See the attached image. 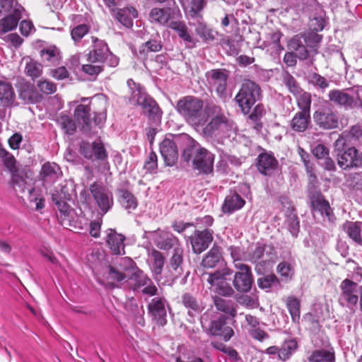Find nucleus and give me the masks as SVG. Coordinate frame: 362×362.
Listing matches in <instances>:
<instances>
[{
  "instance_id": "nucleus-1",
  "label": "nucleus",
  "mask_w": 362,
  "mask_h": 362,
  "mask_svg": "<svg viewBox=\"0 0 362 362\" xmlns=\"http://www.w3.org/2000/svg\"><path fill=\"white\" fill-rule=\"evenodd\" d=\"M176 110L187 124L198 129L207 122L209 114L218 113L219 106L213 103L204 106L201 98L187 95L177 101Z\"/></svg>"
},
{
  "instance_id": "nucleus-2",
  "label": "nucleus",
  "mask_w": 362,
  "mask_h": 362,
  "mask_svg": "<svg viewBox=\"0 0 362 362\" xmlns=\"http://www.w3.org/2000/svg\"><path fill=\"white\" fill-rule=\"evenodd\" d=\"M182 157L185 162L192 161L193 169L200 174L210 175L214 172V155L192 138H188Z\"/></svg>"
},
{
  "instance_id": "nucleus-3",
  "label": "nucleus",
  "mask_w": 362,
  "mask_h": 362,
  "mask_svg": "<svg viewBox=\"0 0 362 362\" xmlns=\"http://www.w3.org/2000/svg\"><path fill=\"white\" fill-rule=\"evenodd\" d=\"M345 141L340 136L334 142V153L338 165L343 170L362 168V151L355 147L344 148Z\"/></svg>"
},
{
  "instance_id": "nucleus-4",
  "label": "nucleus",
  "mask_w": 362,
  "mask_h": 362,
  "mask_svg": "<svg viewBox=\"0 0 362 362\" xmlns=\"http://www.w3.org/2000/svg\"><path fill=\"white\" fill-rule=\"evenodd\" d=\"M233 122L222 112V110L219 106V112L216 114H209L207 115V122L203 126H200L201 134L205 138H214L222 136L232 129Z\"/></svg>"
},
{
  "instance_id": "nucleus-5",
  "label": "nucleus",
  "mask_w": 362,
  "mask_h": 362,
  "mask_svg": "<svg viewBox=\"0 0 362 362\" xmlns=\"http://www.w3.org/2000/svg\"><path fill=\"white\" fill-rule=\"evenodd\" d=\"M262 97L259 86L251 80H245L235 97V100L244 114L249 113L255 103Z\"/></svg>"
},
{
  "instance_id": "nucleus-6",
  "label": "nucleus",
  "mask_w": 362,
  "mask_h": 362,
  "mask_svg": "<svg viewBox=\"0 0 362 362\" xmlns=\"http://www.w3.org/2000/svg\"><path fill=\"white\" fill-rule=\"evenodd\" d=\"M233 273L231 269L224 267L214 273L209 274L206 281L218 296L231 297L235 293V291L230 284Z\"/></svg>"
},
{
  "instance_id": "nucleus-7",
  "label": "nucleus",
  "mask_w": 362,
  "mask_h": 362,
  "mask_svg": "<svg viewBox=\"0 0 362 362\" xmlns=\"http://www.w3.org/2000/svg\"><path fill=\"white\" fill-rule=\"evenodd\" d=\"M127 284L129 288L137 292L141 291L144 295L155 296L158 294V288L141 270L134 272L128 279Z\"/></svg>"
},
{
  "instance_id": "nucleus-8",
  "label": "nucleus",
  "mask_w": 362,
  "mask_h": 362,
  "mask_svg": "<svg viewBox=\"0 0 362 362\" xmlns=\"http://www.w3.org/2000/svg\"><path fill=\"white\" fill-rule=\"evenodd\" d=\"M238 271L233 276V285L240 293H248L253 285V276L250 266L241 262L235 263Z\"/></svg>"
},
{
  "instance_id": "nucleus-9",
  "label": "nucleus",
  "mask_w": 362,
  "mask_h": 362,
  "mask_svg": "<svg viewBox=\"0 0 362 362\" xmlns=\"http://www.w3.org/2000/svg\"><path fill=\"white\" fill-rule=\"evenodd\" d=\"M313 120L315 124L323 130L334 129L339 127L337 112L330 106H322L315 111Z\"/></svg>"
},
{
  "instance_id": "nucleus-10",
  "label": "nucleus",
  "mask_w": 362,
  "mask_h": 362,
  "mask_svg": "<svg viewBox=\"0 0 362 362\" xmlns=\"http://www.w3.org/2000/svg\"><path fill=\"white\" fill-rule=\"evenodd\" d=\"M340 288L341 289L339 298L340 305L349 308L356 305L358 301V294L361 295L362 286L346 279L341 282Z\"/></svg>"
},
{
  "instance_id": "nucleus-11",
  "label": "nucleus",
  "mask_w": 362,
  "mask_h": 362,
  "mask_svg": "<svg viewBox=\"0 0 362 362\" xmlns=\"http://www.w3.org/2000/svg\"><path fill=\"white\" fill-rule=\"evenodd\" d=\"M80 153L88 160L105 162L107 160L108 154L100 141L89 143L83 141L80 144Z\"/></svg>"
},
{
  "instance_id": "nucleus-12",
  "label": "nucleus",
  "mask_w": 362,
  "mask_h": 362,
  "mask_svg": "<svg viewBox=\"0 0 362 362\" xmlns=\"http://www.w3.org/2000/svg\"><path fill=\"white\" fill-rule=\"evenodd\" d=\"M33 173L28 168L22 170L11 175V184L17 193H25L26 191L31 197L34 191Z\"/></svg>"
},
{
  "instance_id": "nucleus-13",
  "label": "nucleus",
  "mask_w": 362,
  "mask_h": 362,
  "mask_svg": "<svg viewBox=\"0 0 362 362\" xmlns=\"http://www.w3.org/2000/svg\"><path fill=\"white\" fill-rule=\"evenodd\" d=\"M90 191L98 206L103 212L102 215L106 214L113 205L112 194L95 182L90 186Z\"/></svg>"
},
{
  "instance_id": "nucleus-14",
  "label": "nucleus",
  "mask_w": 362,
  "mask_h": 362,
  "mask_svg": "<svg viewBox=\"0 0 362 362\" xmlns=\"http://www.w3.org/2000/svg\"><path fill=\"white\" fill-rule=\"evenodd\" d=\"M181 13L177 7L154 8L149 13V20L151 23L168 27L170 21L179 19Z\"/></svg>"
},
{
  "instance_id": "nucleus-15",
  "label": "nucleus",
  "mask_w": 362,
  "mask_h": 362,
  "mask_svg": "<svg viewBox=\"0 0 362 362\" xmlns=\"http://www.w3.org/2000/svg\"><path fill=\"white\" fill-rule=\"evenodd\" d=\"M213 233L211 229L194 230L189 238L194 254H201L209 247L214 240Z\"/></svg>"
},
{
  "instance_id": "nucleus-16",
  "label": "nucleus",
  "mask_w": 362,
  "mask_h": 362,
  "mask_svg": "<svg viewBox=\"0 0 362 362\" xmlns=\"http://www.w3.org/2000/svg\"><path fill=\"white\" fill-rule=\"evenodd\" d=\"M148 311L157 325L163 327L167 324L165 300L163 298L154 297L148 305Z\"/></svg>"
},
{
  "instance_id": "nucleus-17",
  "label": "nucleus",
  "mask_w": 362,
  "mask_h": 362,
  "mask_svg": "<svg viewBox=\"0 0 362 362\" xmlns=\"http://www.w3.org/2000/svg\"><path fill=\"white\" fill-rule=\"evenodd\" d=\"M184 249L176 247L172 252V255L168 262L167 268L170 272V278L174 281L183 274Z\"/></svg>"
},
{
  "instance_id": "nucleus-18",
  "label": "nucleus",
  "mask_w": 362,
  "mask_h": 362,
  "mask_svg": "<svg viewBox=\"0 0 362 362\" xmlns=\"http://www.w3.org/2000/svg\"><path fill=\"white\" fill-rule=\"evenodd\" d=\"M206 77L211 86L214 87L219 95L226 93L228 71L226 69H212L206 72Z\"/></svg>"
},
{
  "instance_id": "nucleus-19",
  "label": "nucleus",
  "mask_w": 362,
  "mask_h": 362,
  "mask_svg": "<svg viewBox=\"0 0 362 362\" xmlns=\"http://www.w3.org/2000/svg\"><path fill=\"white\" fill-rule=\"evenodd\" d=\"M329 100L334 104L345 109H353L358 106V101L345 90L334 89L328 93Z\"/></svg>"
},
{
  "instance_id": "nucleus-20",
  "label": "nucleus",
  "mask_w": 362,
  "mask_h": 362,
  "mask_svg": "<svg viewBox=\"0 0 362 362\" xmlns=\"http://www.w3.org/2000/svg\"><path fill=\"white\" fill-rule=\"evenodd\" d=\"M90 110V106L80 104L77 105L74 111V118L77 125L86 134L90 133L92 130Z\"/></svg>"
},
{
  "instance_id": "nucleus-21",
  "label": "nucleus",
  "mask_w": 362,
  "mask_h": 362,
  "mask_svg": "<svg viewBox=\"0 0 362 362\" xmlns=\"http://www.w3.org/2000/svg\"><path fill=\"white\" fill-rule=\"evenodd\" d=\"M160 153L166 165H174L178 159V150L175 142L170 139H165L160 144Z\"/></svg>"
},
{
  "instance_id": "nucleus-22",
  "label": "nucleus",
  "mask_w": 362,
  "mask_h": 362,
  "mask_svg": "<svg viewBox=\"0 0 362 362\" xmlns=\"http://www.w3.org/2000/svg\"><path fill=\"white\" fill-rule=\"evenodd\" d=\"M256 166L261 174L271 176L277 168L278 161L272 154L264 152L257 156Z\"/></svg>"
},
{
  "instance_id": "nucleus-23",
  "label": "nucleus",
  "mask_w": 362,
  "mask_h": 362,
  "mask_svg": "<svg viewBox=\"0 0 362 362\" xmlns=\"http://www.w3.org/2000/svg\"><path fill=\"white\" fill-rule=\"evenodd\" d=\"M93 48L87 55L88 61L90 63H104L109 51L107 43L96 37H93Z\"/></svg>"
},
{
  "instance_id": "nucleus-24",
  "label": "nucleus",
  "mask_w": 362,
  "mask_h": 362,
  "mask_svg": "<svg viewBox=\"0 0 362 362\" xmlns=\"http://www.w3.org/2000/svg\"><path fill=\"white\" fill-rule=\"evenodd\" d=\"M16 98V93L12 84L6 79H0V108L13 106Z\"/></svg>"
},
{
  "instance_id": "nucleus-25",
  "label": "nucleus",
  "mask_w": 362,
  "mask_h": 362,
  "mask_svg": "<svg viewBox=\"0 0 362 362\" xmlns=\"http://www.w3.org/2000/svg\"><path fill=\"white\" fill-rule=\"evenodd\" d=\"M313 155L319 160H322L320 165L327 170H336V165L334 160L329 157V150L324 144H319L311 149Z\"/></svg>"
},
{
  "instance_id": "nucleus-26",
  "label": "nucleus",
  "mask_w": 362,
  "mask_h": 362,
  "mask_svg": "<svg viewBox=\"0 0 362 362\" xmlns=\"http://www.w3.org/2000/svg\"><path fill=\"white\" fill-rule=\"evenodd\" d=\"M309 197L313 211H318L321 215H325L330 219L332 211L329 202L324 199L323 196L319 192H310Z\"/></svg>"
},
{
  "instance_id": "nucleus-27",
  "label": "nucleus",
  "mask_w": 362,
  "mask_h": 362,
  "mask_svg": "<svg viewBox=\"0 0 362 362\" xmlns=\"http://www.w3.org/2000/svg\"><path fill=\"white\" fill-rule=\"evenodd\" d=\"M226 317L221 316L211 322L209 332L211 335L223 337L225 341H228L233 335V330L226 326Z\"/></svg>"
},
{
  "instance_id": "nucleus-28",
  "label": "nucleus",
  "mask_w": 362,
  "mask_h": 362,
  "mask_svg": "<svg viewBox=\"0 0 362 362\" xmlns=\"http://www.w3.org/2000/svg\"><path fill=\"white\" fill-rule=\"evenodd\" d=\"M288 49L296 54L300 60L307 59L310 56L309 50L302 34L294 35L288 42Z\"/></svg>"
},
{
  "instance_id": "nucleus-29",
  "label": "nucleus",
  "mask_w": 362,
  "mask_h": 362,
  "mask_svg": "<svg viewBox=\"0 0 362 362\" xmlns=\"http://www.w3.org/2000/svg\"><path fill=\"white\" fill-rule=\"evenodd\" d=\"M24 11L22 6H18L13 13H8V16L1 19L0 31L2 33H6L16 29Z\"/></svg>"
},
{
  "instance_id": "nucleus-30",
  "label": "nucleus",
  "mask_w": 362,
  "mask_h": 362,
  "mask_svg": "<svg viewBox=\"0 0 362 362\" xmlns=\"http://www.w3.org/2000/svg\"><path fill=\"white\" fill-rule=\"evenodd\" d=\"M158 237L155 240L156 246L163 250H169L170 249L182 247L179 239L173 233L166 231H158Z\"/></svg>"
},
{
  "instance_id": "nucleus-31",
  "label": "nucleus",
  "mask_w": 362,
  "mask_h": 362,
  "mask_svg": "<svg viewBox=\"0 0 362 362\" xmlns=\"http://www.w3.org/2000/svg\"><path fill=\"white\" fill-rule=\"evenodd\" d=\"M115 18L127 28L133 26V19L138 16L136 9L132 6L113 10Z\"/></svg>"
},
{
  "instance_id": "nucleus-32",
  "label": "nucleus",
  "mask_w": 362,
  "mask_h": 362,
  "mask_svg": "<svg viewBox=\"0 0 362 362\" xmlns=\"http://www.w3.org/2000/svg\"><path fill=\"white\" fill-rule=\"evenodd\" d=\"M124 239L125 238L124 235L117 233L113 229L110 228L107 230L106 242L111 250L115 255L124 254Z\"/></svg>"
},
{
  "instance_id": "nucleus-33",
  "label": "nucleus",
  "mask_w": 362,
  "mask_h": 362,
  "mask_svg": "<svg viewBox=\"0 0 362 362\" xmlns=\"http://www.w3.org/2000/svg\"><path fill=\"white\" fill-rule=\"evenodd\" d=\"M19 98L25 103H37L42 100V96L35 88L34 86L25 83L19 88Z\"/></svg>"
},
{
  "instance_id": "nucleus-34",
  "label": "nucleus",
  "mask_w": 362,
  "mask_h": 362,
  "mask_svg": "<svg viewBox=\"0 0 362 362\" xmlns=\"http://www.w3.org/2000/svg\"><path fill=\"white\" fill-rule=\"evenodd\" d=\"M143 108L144 112L148 118L154 122H159L162 112L156 102L149 95L142 100L139 105Z\"/></svg>"
},
{
  "instance_id": "nucleus-35",
  "label": "nucleus",
  "mask_w": 362,
  "mask_h": 362,
  "mask_svg": "<svg viewBox=\"0 0 362 362\" xmlns=\"http://www.w3.org/2000/svg\"><path fill=\"white\" fill-rule=\"evenodd\" d=\"M214 305L216 310L233 317L237 315L236 303L229 299H225L220 296L213 297Z\"/></svg>"
},
{
  "instance_id": "nucleus-36",
  "label": "nucleus",
  "mask_w": 362,
  "mask_h": 362,
  "mask_svg": "<svg viewBox=\"0 0 362 362\" xmlns=\"http://www.w3.org/2000/svg\"><path fill=\"white\" fill-rule=\"evenodd\" d=\"M181 303L188 310V314L191 316L201 313L204 308L202 302L189 293L182 295Z\"/></svg>"
},
{
  "instance_id": "nucleus-37",
  "label": "nucleus",
  "mask_w": 362,
  "mask_h": 362,
  "mask_svg": "<svg viewBox=\"0 0 362 362\" xmlns=\"http://www.w3.org/2000/svg\"><path fill=\"white\" fill-rule=\"evenodd\" d=\"M127 86L130 91L129 102L133 105H139L143 100H145L148 95L144 91V88L138 83H136L132 79L127 81Z\"/></svg>"
},
{
  "instance_id": "nucleus-38",
  "label": "nucleus",
  "mask_w": 362,
  "mask_h": 362,
  "mask_svg": "<svg viewBox=\"0 0 362 362\" xmlns=\"http://www.w3.org/2000/svg\"><path fill=\"white\" fill-rule=\"evenodd\" d=\"M361 226V222L346 221L342 226L348 236L359 245H362Z\"/></svg>"
},
{
  "instance_id": "nucleus-39",
  "label": "nucleus",
  "mask_w": 362,
  "mask_h": 362,
  "mask_svg": "<svg viewBox=\"0 0 362 362\" xmlns=\"http://www.w3.org/2000/svg\"><path fill=\"white\" fill-rule=\"evenodd\" d=\"M245 204V200L237 193L228 195L223 205V211L224 213H232L236 210L240 209Z\"/></svg>"
},
{
  "instance_id": "nucleus-40",
  "label": "nucleus",
  "mask_w": 362,
  "mask_h": 362,
  "mask_svg": "<svg viewBox=\"0 0 362 362\" xmlns=\"http://www.w3.org/2000/svg\"><path fill=\"white\" fill-rule=\"evenodd\" d=\"M59 174L60 168L57 164L46 163L42 165L40 175L44 182H53Z\"/></svg>"
},
{
  "instance_id": "nucleus-41",
  "label": "nucleus",
  "mask_w": 362,
  "mask_h": 362,
  "mask_svg": "<svg viewBox=\"0 0 362 362\" xmlns=\"http://www.w3.org/2000/svg\"><path fill=\"white\" fill-rule=\"evenodd\" d=\"M40 57L47 66L57 64L61 59L60 52L56 46H49L40 51Z\"/></svg>"
},
{
  "instance_id": "nucleus-42",
  "label": "nucleus",
  "mask_w": 362,
  "mask_h": 362,
  "mask_svg": "<svg viewBox=\"0 0 362 362\" xmlns=\"http://www.w3.org/2000/svg\"><path fill=\"white\" fill-rule=\"evenodd\" d=\"M149 256L151 259V269L153 273L155 278L157 280H160L159 277L160 276L163 271L165 258L160 252L155 249L152 250Z\"/></svg>"
},
{
  "instance_id": "nucleus-43",
  "label": "nucleus",
  "mask_w": 362,
  "mask_h": 362,
  "mask_svg": "<svg viewBox=\"0 0 362 362\" xmlns=\"http://www.w3.org/2000/svg\"><path fill=\"white\" fill-rule=\"evenodd\" d=\"M119 202L126 210L130 213L134 210L138 205L136 198L125 189H118Z\"/></svg>"
},
{
  "instance_id": "nucleus-44",
  "label": "nucleus",
  "mask_w": 362,
  "mask_h": 362,
  "mask_svg": "<svg viewBox=\"0 0 362 362\" xmlns=\"http://www.w3.org/2000/svg\"><path fill=\"white\" fill-rule=\"evenodd\" d=\"M221 260V254L220 248L214 245L204 257L202 265L206 269L214 268Z\"/></svg>"
},
{
  "instance_id": "nucleus-45",
  "label": "nucleus",
  "mask_w": 362,
  "mask_h": 362,
  "mask_svg": "<svg viewBox=\"0 0 362 362\" xmlns=\"http://www.w3.org/2000/svg\"><path fill=\"white\" fill-rule=\"evenodd\" d=\"M310 123V115L296 112L291 120V129L298 132H305Z\"/></svg>"
},
{
  "instance_id": "nucleus-46",
  "label": "nucleus",
  "mask_w": 362,
  "mask_h": 362,
  "mask_svg": "<svg viewBox=\"0 0 362 362\" xmlns=\"http://www.w3.org/2000/svg\"><path fill=\"white\" fill-rule=\"evenodd\" d=\"M301 34L303 36L305 41V45L309 50L310 54L313 53L314 54H316L317 53L320 43L322 39V36L315 32H307Z\"/></svg>"
},
{
  "instance_id": "nucleus-47",
  "label": "nucleus",
  "mask_w": 362,
  "mask_h": 362,
  "mask_svg": "<svg viewBox=\"0 0 362 362\" xmlns=\"http://www.w3.org/2000/svg\"><path fill=\"white\" fill-rule=\"evenodd\" d=\"M307 360L308 362H334V355L328 350H315L308 356Z\"/></svg>"
},
{
  "instance_id": "nucleus-48",
  "label": "nucleus",
  "mask_w": 362,
  "mask_h": 362,
  "mask_svg": "<svg viewBox=\"0 0 362 362\" xmlns=\"http://www.w3.org/2000/svg\"><path fill=\"white\" fill-rule=\"evenodd\" d=\"M298 349V343L295 339L285 340L280 347L279 359L288 360Z\"/></svg>"
},
{
  "instance_id": "nucleus-49",
  "label": "nucleus",
  "mask_w": 362,
  "mask_h": 362,
  "mask_svg": "<svg viewBox=\"0 0 362 362\" xmlns=\"http://www.w3.org/2000/svg\"><path fill=\"white\" fill-rule=\"evenodd\" d=\"M169 28L175 30L183 40L188 42H192V37L188 33L187 26L184 23L178 21V19L170 21Z\"/></svg>"
},
{
  "instance_id": "nucleus-50",
  "label": "nucleus",
  "mask_w": 362,
  "mask_h": 362,
  "mask_svg": "<svg viewBox=\"0 0 362 362\" xmlns=\"http://www.w3.org/2000/svg\"><path fill=\"white\" fill-rule=\"evenodd\" d=\"M265 248L264 245L259 243L251 246L250 251L247 253V255L245 258V261L256 263L259 259L263 257Z\"/></svg>"
},
{
  "instance_id": "nucleus-51",
  "label": "nucleus",
  "mask_w": 362,
  "mask_h": 362,
  "mask_svg": "<svg viewBox=\"0 0 362 362\" xmlns=\"http://www.w3.org/2000/svg\"><path fill=\"white\" fill-rule=\"evenodd\" d=\"M265 114V110L262 104L257 105L252 113L249 115V119L254 124V128L259 131L262 127L261 119Z\"/></svg>"
},
{
  "instance_id": "nucleus-52",
  "label": "nucleus",
  "mask_w": 362,
  "mask_h": 362,
  "mask_svg": "<svg viewBox=\"0 0 362 362\" xmlns=\"http://www.w3.org/2000/svg\"><path fill=\"white\" fill-rule=\"evenodd\" d=\"M283 82L288 89L289 92L295 96L302 93L303 90L300 87L299 84L288 72H286L283 76Z\"/></svg>"
},
{
  "instance_id": "nucleus-53",
  "label": "nucleus",
  "mask_w": 362,
  "mask_h": 362,
  "mask_svg": "<svg viewBox=\"0 0 362 362\" xmlns=\"http://www.w3.org/2000/svg\"><path fill=\"white\" fill-rule=\"evenodd\" d=\"M297 105L300 111L305 114L310 115L311 95L310 93L303 91L302 93L297 95Z\"/></svg>"
},
{
  "instance_id": "nucleus-54",
  "label": "nucleus",
  "mask_w": 362,
  "mask_h": 362,
  "mask_svg": "<svg viewBox=\"0 0 362 362\" xmlns=\"http://www.w3.org/2000/svg\"><path fill=\"white\" fill-rule=\"evenodd\" d=\"M285 225L293 237H297L299 232L300 224L299 220L296 214L291 212L286 216Z\"/></svg>"
},
{
  "instance_id": "nucleus-55",
  "label": "nucleus",
  "mask_w": 362,
  "mask_h": 362,
  "mask_svg": "<svg viewBox=\"0 0 362 362\" xmlns=\"http://www.w3.org/2000/svg\"><path fill=\"white\" fill-rule=\"evenodd\" d=\"M308 82L322 91H324L329 86V81L317 73H311L309 74Z\"/></svg>"
},
{
  "instance_id": "nucleus-56",
  "label": "nucleus",
  "mask_w": 362,
  "mask_h": 362,
  "mask_svg": "<svg viewBox=\"0 0 362 362\" xmlns=\"http://www.w3.org/2000/svg\"><path fill=\"white\" fill-rule=\"evenodd\" d=\"M25 73L33 79L40 77L42 74V65L34 60L26 64Z\"/></svg>"
},
{
  "instance_id": "nucleus-57",
  "label": "nucleus",
  "mask_w": 362,
  "mask_h": 362,
  "mask_svg": "<svg viewBox=\"0 0 362 362\" xmlns=\"http://www.w3.org/2000/svg\"><path fill=\"white\" fill-rule=\"evenodd\" d=\"M287 308L291 315L292 320L294 322H296L300 319V302L299 300L293 297H290L287 300L286 303Z\"/></svg>"
},
{
  "instance_id": "nucleus-58",
  "label": "nucleus",
  "mask_w": 362,
  "mask_h": 362,
  "mask_svg": "<svg viewBox=\"0 0 362 362\" xmlns=\"http://www.w3.org/2000/svg\"><path fill=\"white\" fill-rule=\"evenodd\" d=\"M162 48V44L160 40H149L141 45L139 49L140 54H147L149 52H157Z\"/></svg>"
},
{
  "instance_id": "nucleus-59",
  "label": "nucleus",
  "mask_w": 362,
  "mask_h": 362,
  "mask_svg": "<svg viewBox=\"0 0 362 362\" xmlns=\"http://www.w3.org/2000/svg\"><path fill=\"white\" fill-rule=\"evenodd\" d=\"M37 87L44 94L49 95L57 90L56 84L46 78H42L37 82Z\"/></svg>"
},
{
  "instance_id": "nucleus-60",
  "label": "nucleus",
  "mask_w": 362,
  "mask_h": 362,
  "mask_svg": "<svg viewBox=\"0 0 362 362\" xmlns=\"http://www.w3.org/2000/svg\"><path fill=\"white\" fill-rule=\"evenodd\" d=\"M90 30V27L86 24H80L75 26L71 30V38L75 42H79Z\"/></svg>"
},
{
  "instance_id": "nucleus-61",
  "label": "nucleus",
  "mask_w": 362,
  "mask_h": 362,
  "mask_svg": "<svg viewBox=\"0 0 362 362\" xmlns=\"http://www.w3.org/2000/svg\"><path fill=\"white\" fill-rule=\"evenodd\" d=\"M59 122L62 126V128L68 134H73L76 130L75 122L66 115H63L59 119Z\"/></svg>"
},
{
  "instance_id": "nucleus-62",
  "label": "nucleus",
  "mask_w": 362,
  "mask_h": 362,
  "mask_svg": "<svg viewBox=\"0 0 362 362\" xmlns=\"http://www.w3.org/2000/svg\"><path fill=\"white\" fill-rule=\"evenodd\" d=\"M107 279L115 282H120L126 279V275L120 269L109 266L107 267Z\"/></svg>"
},
{
  "instance_id": "nucleus-63",
  "label": "nucleus",
  "mask_w": 362,
  "mask_h": 362,
  "mask_svg": "<svg viewBox=\"0 0 362 362\" xmlns=\"http://www.w3.org/2000/svg\"><path fill=\"white\" fill-rule=\"evenodd\" d=\"M276 282H278V280L274 274H268L259 278L257 280L258 286L262 289L269 288Z\"/></svg>"
},
{
  "instance_id": "nucleus-64",
  "label": "nucleus",
  "mask_w": 362,
  "mask_h": 362,
  "mask_svg": "<svg viewBox=\"0 0 362 362\" xmlns=\"http://www.w3.org/2000/svg\"><path fill=\"white\" fill-rule=\"evenodd\" d=\"M21 6L16 0H0V13H11L15 8Z\"/></svg>"
}]
</instances>
